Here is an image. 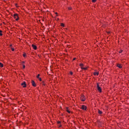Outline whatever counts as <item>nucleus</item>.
<instances>
[{
  "label": "nucleus",
  "mask_w": 129,
  "mask_h": 129,
  "mask_svg": "<svg viewBox=\"0 0 129 129\" xmlns=\"http://www.w3.org/2000/svg\"><path fill=\"white\" fill-rule=\"evenodd\" d=\"M12 51H15V49L12 48Z\"/></svg>",
  "instance_id": "26"
},
{
  "label": "nucleus",
  "mask_w": 129,
  "mask_h": 129,
  "mask_svg": "<svg viewBox=\"0 0 129 129\" xmlns=\"http://www.w3.org/2000/svg\"><path fill=\"white\" fill-rule=\"evenodd\" d=\"M39 80H40V81H42V79L41 78H38Z\"/></svg>",
  "instance_id": "23"
},
{
  "label": "nucleus",
  "mask_w": 129,
  "mask_h": 129,
  "mask_svg": "<svg viewBox=\"0 0 129 129\" xmlns=\"http://www.w3.org/2000/svg\"><path fill=\"white\" fill-rule=\"evenodd\" d=\"M31 83L33 86H34V87H36V83H35V81H32Z\"/></svg>",
  "instance_id": "6"
},
{
  "label": "nucleus",
  "mask_w": 129,
  "mask_h": 129,
  "mask_svg": "<svg viewBox=\"0 0 129 129\" xmlns=\"http://www.w3.org/2000/svg\"><path fill=\"white\" fill-rule=\"evenodd\" d=\"M80 67H81V68H82V67H83V63H81V64H80Z\"/></svg>",
  "instance_id": "15"
},
{
  "label": "nucleus",
  "mask_w": 129,
  "mask_h": 129,
  "mask_svg": "<svg viewBox=\"0 0 129 129\" xmlns=\"http://www.w3.org/2000/svg\"><path fill=\"white\" fill-rule=\"evenodd\" d=\"M94 75H97V76H98V75H99V72H94Z\"/></svg>",
  "instance_id": "9"
},
{
  "label": "nucleus",
  "mask_w": 129,
  "mask_h": 129,
  "mask_svg": "<svg viewBox=\"0 0 129 129\" xmlns=\"http://www.w3.org/2000/svg\"><path fill=\"white\" fill-rule=\"evenodd\" d=\"M122 52V50H120L119 51V53H121Z\"/></svg>",
  "instance_id": "25"
},
{
  "label": "nucleus",
  "mask_w": 129,
  "mask_h": 129,
  "mask_svg": "<svg viewBox=\"0 0 129 129\" xmlns=\"http://www.w3.org/2000/svg\"><path fill=\"white\" fill-rule=\"evenodd\" d=\"M37 78H38V79H39V78H40V74H38L37 76Z\"/></svg>",
  "instance_id": "16"
},
{
  "label": "nucleus",
  "mask_w": 129,
  "mask_h": 129,
  "mask_svg": "<svg viewBox=\"0 0 129 129\" xmlns=\"http://www.w3.org/2000/svg\"><path fill=\"white\" fill-rule=\"evenodd\" d=\"M14 18L15 19L16 21H19V16L17 14H14Z\"/></svg>",
  "instance_id": "1"
},
{
  "label": "nucleus",
  "mask_w": 129,
  "mask_h": 129,
  "mask_svg": "<svg viewBox=\"0 0 129 129\" xmlns=\"http://www.w3.org/2000/svg\"><path fill=\"white\" fill-rule=\"evenodd\" d=\"M98 112L99 114H102V111H100V110H98Z\"/></svg>",
  "instance_id": "10"
},
{
  "label": "nucleus",
  "mask_w": 129,
  "mask_h": 129,
  "mask_svg": "<svg viewBox=\"0 0 129 129\" xmlns=\"http://www.w3.org/2000/svg\"><path fill=\"white\" fill-rule=\"evenodd\" d=\"M117 67H118V68H122V66H121V64H119V63H118L117 64Z\"/></svg>",
  "instance_id": "8"
},
{
  "label": "nucleus",
  "mask_w": 129,
  "mask_h": 129,
  "mask_svg": "<svg viewBox=\"0 0 129 129\" xmlns=\"http://www.w3.org/2000/svg\"><path fill=\"white\" fill-rule=\"evenodd\" d=\"M67 112H69V113H70V111H69V109H67Z\"/></svg>",
  "instance_id": "18"
},
{
  "label": "nucleus",
  "mask_w": 129,
  "mask_h": 129,
  "mask_svg": "<svg viewBox=\"0 0 129 129\" xmlns=\"http://www.w3.org/2000/svg\"><path fill=\"white\" fill-rule=\"evenodd\" d=\"M74 60H76V58H74L73 60L74 61Z\"/></svg>",
  "instance_id": "27"
},
{
  "label": "nucleus",
  "mask_w": 129,
  "mask_h": 129,
  "mask_svg": "<svg viewBox=\"0 0 129 129\" xmlns=\"http://www.w3.org/2000/svg\"><path fill=\"white\" fill-rule=\"evenodd\" d=\"M32 47L34 50H37V46H36L35 45L32 44Z\"/></svg>",
  "instance_id": "7"
},
{
  "label": "nucleus",
  "mask_w": 129,
  "mask_h": 129,
  "mask_svg": "<svg viewBox=\"0 0 129 129\" xmlns=\"http://www.w3.org/2000/svg\"><path fill=\"white\" fill-rule=\"evenodd\" d=\"M71 7L69 8V10H71Z\"/></svg>",
  "instance_id": "28"
},
{
  "label": "nucleus",
  "mask_w": 129,
  "mask_h": 129,
  "mask_svg": "<svg viewBox=\"0 0 129 129\" xmlns=\"http://www.w3.org/2000/svg\"><path fill=\"white\" fill-rule=\"evenodd\" d=\"M57 123H58V124H60V123H61V122L58 121V122H57Z\"/></svg>",
  "instance_id": "24"
},
{
  "label": "nucleus",
  "mask_w": 129,
  "mask_h": 129,
  "mask_svg": "<svg viewBox=\"0 0 129 129\" xmlns=\"http://www.w3.org/2000/svg\"><path fill=\"white\" fill-rule=\"evenodd\" d=\"M82 69H83V70H86L87 69V68L82 67Z\"/></svg>",
  "instance_id": "14"
},
{
  "label": "nucleus",
  "mask_w": 129,
  "mask_h": 129,
  "mask_svg": "<svg viewBox=\"0 0 129 129\" xmlns=\"http://www.w3.org/2000/svg\"><path fill=\"white\" fill-rule=\"evenodd\" d=\"M0 67H1L2 68L4 67V64L2 62H0Z\"/></svg>",
  "instance_id": "11"
},
{
  "label": "nucleus",
  "mask_w": 129,
  "mask_h": 129,
  "mask_svg": "<svg viewBox=\"0 0 129 129\" xmlns=\"http://www.w3.org/2000/svg\"><path fill=\"white\" fill-rule=\"evenodd\" d=\"M25 63V61H22V63L24 64Z\"/></svg>",
  "instance_id": "29"
},
{
  "label": "nucleus",
  "mask_w": 129,
  "mask_h": 129,
  "mask_svg": "<svg viewBox=\"0 0 129 129\" xmlns=\"http://www.w3.org/2000/svg\"><path fill=\"white\" fill-rule=\"evenodd\" d=\"M97 88L98 91H99V92H101V91H102L101 88L100 87L99 85L98 84H97Z\"/></svg>",
  "instance_id": "4"
},
{
  "label": "nucleus",
  "mask_w": 129,
  "mask_h": 129,
  "mask_svg": "<svg viewBox=\"0 0 129 129\" xmlns=\"http://www.w3.org/2000/svg\"><path fill=\"white\" fill-rule=\"evenodd\" d=\"M61 27H64V24L61 23Z\"/></svg>",
  "instance_id": "20"
},
{
  "label": "nucleus",
  "mask_w": 129,
  "mask_h": 129,
  "mask_svg": "<svg viewBox=\"0 0 129 129\" xmlns=\"http://www.w3.org/2000/svg\"><path fill=\"white\" fill-rule=\"evenodd\" d=\"M3 31L2 30H0V36H3Z\"/></svg>",
  "instance_id": "13"
},
{
  "label": "nucleus",
  "mask_w": 129,
  "mask_h": 129,
  "mask_svg": "<svg viewBox=\"0 0 129 129\" xmlns=\"http://www.w3.org/2000/svg\"><path fill=\"white\" fill-rule=\"evenodd\" d=\"M41 85H43L44 86H45V85H46V84H45V83L44 82H42Z\"/></svg>",
  "instance_id": "12"
},
{
  "label": "nucleus",
  "mask_w": 129,
  "mask_h": 129,
  "mask_svg": "<svg viewBox=\"0 0 129 129\" xmlns=\"http://www.w3.org/2000/svg\"><path fill=\"white\" fill-rule=\"evenodd\" d=\"M71 75H73V73L72 72H70Z\"/></svg>",
  "instance_id": "21"
},
{
  "label": "nucleus",
  "mask_w": 129,
  "mask_h": 129,
  "mask_svg": "<svg viewBox=\"0 0 129 129\" xmlns=\"http://www.w3.org/2000/svg\"><path fill=\"white\" fill-rule=\"evenodd\" d=\"M81 100H82V101H85V96H84V95H82L81 96Z\"/></svg>",
  "instance_id": "5"
},
{
  "label": "nucleus",
  "mask_w": 129,
  "mask_h": 129,
  "mask_svg": "<svg viewBox=\"0 0 129 129\" xmlns=\"http://www.w3.org/2000/svg\"><path fill=\"white\" fill-rule=\"evenodd\" d=\"M57 13H55V14H56V15H57Z\"/></svg>",
  "instance_id": "30"
},
{
  "label": "nucleus",
  "mask_w": 129,
  "mask_h": 129,
  "mask_svg": "<svg viewBox=\"0 0 129 129\" xmlns=\"http://www.w3.org/2000/svg\"><path fill=\"white\" fill-rule=\"evenodd\" d=\"M21 86H23L24 88L27 87V84H26V82H23L21 83Z\"/></svg>",
  "instance_id": "2"
},
{
  "label": "nucleus",
  "mask_w": 129,
  "mask_h": 129,
  "mask_svg": "<svg viewBox=\"0 0 129 129\" xmlns=\"http://www.w3.org/2000/svg\"><path fill=\"white\" fill-rule=\"evenodd\" d=\"M23 69H25V64H23Z\"/></svg>",
  "instance_id": "22"
},
{
  "label": "nucleus",
  "mask_w": 129,
  "mask_h": 129,
  "mask_svg": "<svg viewBox=\"0 0 129 129\" xmlns=\"http://www.w3.org/2000/svg\"><path fill=\"white\" fill-rule=\"evenodd\" d=\"M81 109H83V110H86V109H87V107H86V106L83 105L81 106Z\"/></svg>",
  "instance_id": "3"
},
{
  "label": "nucleus",
  "mask_w": 129,
  "mask_h": 129,
  "mask_svg": "<svg viewBox=\"0 0 129 129\" xmlns=\"http://www.w3.org/2000/svg\"><path fill=\"white\" fill-rule=\"evenodd\" d=\"M92 3H95L96 2V0H92Z\"/></svg>",
  "instance_id": "19"
},
{
  "label": "nucleus",
  "mask_w": 129,
  "mask_h": 129,
  "mask_svg": "<svg viewBox=\"0 0 129 129\" xmlns=\"http://www.w3.org/2000/svg\"><path fill=\"white\" fill-rule=\"evenodd\" d=\"M23 57H26L27 56V54L26 53H24L23 54Z\"/></svg>",
  "instance_id": "17"
}]
</instances>
